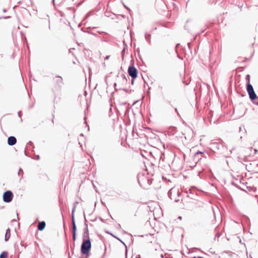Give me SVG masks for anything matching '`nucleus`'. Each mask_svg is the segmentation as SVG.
Listing matches in <instances>:
<instances>
[{
    "mask_svg": "<svg viewBox=\"0 0 258 258\" xmlns=\"http://www.w3.org/2000/svg\"><path fill=\"white\" fill-rule=\"evenodd\" d=\"M246 80L247 81L246 90L249 96V98L251 100H254L257 98V96L253 90L252 86L250 83L249 75H246Z\"/></svg>",
    "mask_w": 258,
    "mask_h": 258,
    "instance_id": "f257e3e1",
    "label": "nucleus"
},
{
    "mask_svg": "<svg viewBox=\"0 0 258 258\" xmlns=\"http://www.w3.org/2000/svg\"><path fill=\"white\" fill-rule=\"evenodd\" d=\"M91 244L89 239H84L81 245V252L83 254L88 255L91 249Z\"/></svg>",
    "mask_w": 258,
    "mask_h": 258,
    "instance_id": "f03ea898",
    "label": "nucleus"
},
{
    "mask_svg": "<svg viewBox=\"0 0 258 258\" xmlns=\"http://www.w3.org/2000/svg\"><path fill=\"white\" fill-rule=\"evenodd\" d=\"M179 191L177 188L174 187L172 188L168 192V196L170 198L175 202L179 200Z\"/></svg>",
    "mask_w": 258,
    "mask_h": 258,
    "instance_id": "7ed1b4c3",
    "label": "nucleus"
},
{
    "mask_svg": "<svg viewBox=\"0 0 258 258\" xmlns=\"http://www.w3.org/2000/svg\"><path fill=\"white\" fill-rule=\"evenodd\" d=\"M127 72L128 75L132 77V84H133L134 80L138 77V70L133 66L128 67Z\"/></svg>",
    "mask_w": 258,
    "mask_h": 258,
    "instance_id": "20e7f679",
    "label": "nucleus"
},
{
    "mask_svg": "<svg viewBox=\"0 0 258 258\" xmlns=\"http://www.w3.org/2000/svg\"><path fill=\"white\" fill-rule=\"evenodd\" d=\"M13 197L12 192L10 190H7L3 194V201L6 203H10L12 201Z\"/></svg>",
    "mask_w": 258,
    "mask_h": 258,
    "instance_id": "39448f33",
    "label": "nucleus"
},
{
    "mask_svg": "<svg viewBox=\"0 0 258 258\" xmlns=\"http://www.w3.org/2000/svg\"><path fill=\"white\" fill-rule=\"evenodd\" d=\"M182 134L184 136L185 138L187 139L193 136L194 132L189 127H186L183 129Z\"/></svg>",
    "mask_w": 258,
    "mask_h": 258,
    "instance_id": "423d86ee",
    "label": "nucleus"
},
{
    "mask_svg": "<svg viewBox=\"0 0 258 258\" xmlns=\"http://www.w3.org/2000/svg\"><path fill=\"white\" fill-rule=\"evenodd\" d=\"M17 140L15 137L11 136L9 137L8 140V143L9 145L12 146L16 143Z\"/></svg>",
    "mask_w": 258,
    "mask_h": 258,
    "instance_id": "0eeeda50",
    "label": "nucleus"
},
{
    "mask_svg": "<svg viewBox=\"0 0 258 258\" xmlns=\"http://www.w3.org/2000/svg\"><path fill=\"white\" fill-rule=\"evenodd\" d=\"M45 227V223L44 221H42L39 222L38 225V229L39 230L42 231L43 230Z\"/></svg>",
    "mask_w": 258,
    "mask_h": 258,
    "instance_id": "6e6552de",
    "label": "nucleus"
},
{
    "mask_svg": "<svg viewBox=\"0 0 258 258\" xmlns=\"http://www.w3.org/2000/svg\"><path fill=\"white\" fill-rule=\"evenodd\" d=\"M10 235H11L10 229V228H8L7 230V231H6V235H5V240L6 241H8V239L10 237Z\"/></svg>",
    "mask_w": 258,
    "mask_h": 258,
    "instance_id": "1a4fd4ad",
    "label": "nucleus"
},
{
    "mask_svg": "<svg viewBox=\"0 0 258 258\" xmlns=\"http://www.w3.org/2000/svg\"><path fill=\"white\" fill-rule=\"evenodd\" d=\"M73 238L74 240H75L76 238V234H75V231H76V225L74 222V218L73 217Z\"/></svg>",
    "mask_w": 258,
    "mask_h": 258,
    "instance_id": "9d476101",
    "label": "nucleus"
},
{
    "mask_svg": "<svg viewBox=\"0 0 258 258\" xmlns=\"http://www.w3.org/2000/svg\"><path fill=\"white\" fill-rule=\"evenodd\" d=\"M55 81L57 83H60L61 84H62L63 79L61 77H56Z\"/></svg>",
    "mask_w": 258,
    "mask_h": 258,
    "instance_id": "9b49d317",
    "label": "nucleus"
},
{
    "mask_svg": "<svg viewBox=\"0 0 258 258\" xmlns=\"http://www.w3.org/2000/svg\"><path fill=\"white\" fill-rule=\"evenodd\" d=\"M8 256V253L6 251H3L0 255V258H7Z\"/></svg>",
    "mask_w": 258,
    "mask_h": 258,
    "instance_id": "f8f14e48",
    "label": "nucleus"
},
{
    "mask_svg": "<svg viewBox=\"0 0 258 258\" xmlns=\"http://www.w3.org/2000/svg\"><path fill=\"white\" fill-rule=\"evenodd\" d=\"M179 219L181 220V217H179Z\"/></svg>",
    "mask_w": 258,
    "mask_h": 258,
    "instance_id": "ddd939ff",
    "label": "nucleus"
}]
</instances>
